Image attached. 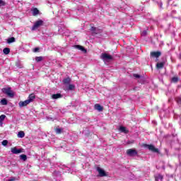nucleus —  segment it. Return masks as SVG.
<instances>
[{"label":"nucleus","mask_w":181,"mask_h":181,"mask_svg":"<svg viewBox=\"0 0 181 181\" xmlns=\"http://www.w3.org/2000/svg\"><path fill=\"white\" fill-rule=\"evenodd\" d=\"M143 147L146 148V149H148L149 151H151V152H154L156 153H158V152H159V150L156 148H155V146L152 144H143Z\"/></svg>","instance_id":"obj_1"},{"label":"nucleus","mask_w":181,"mask_h":181,"mask_svg":"<svg viewBox=\"0 0 181 181\" xmlns=\"http://www.w3.org/2000/svg\"><path fill=\"white\" fill-rule=\"evenodd\" d=\"M101 59L103 60V62H111L112 60V56L107 54V53H103L101 54Z\"/></svg>","instance_id":"obj_2"},{"label":"nucleus","mask_w":181,"mask_h":181,"mask_svg":"<svg viewBox=\"0 0 181 181\" xmlns=\"http://www.w3.org/2000/svg\"><path fill=\"white\" fill-rule=\"evenodd\" d=\"M43 25V21L42 20H38L35 23L34 25L32 27L31 30H36V29L40 28Z\"/></svg>","instance_id":"obj_3"},{"label":"nucleus","mask_w":181,"mask_h":181,"mask_svg":"<svg viewBox=\"0 0 181 181\" xmlns=\"http://www.w3.org/2000/svg\"><path fill=\"white\" fill-rule=\"evenodd\" d=\"M2 91L3 93H4V94H6L7 95H8V97H13V92H12V90H11V88H2Z\"/></svg>","instance_id":"obj_4"},{"label":"nucleus","mask_w":181,"mask_h":181,"mask_svg":"<svg viewBox=\"0 0 181 181\" xmlns=\"http://www.w3.org/2000/svg\"><path fill=\"white\" fill-rule=\"evenodd\" d=\"M127 154L129 156H136V155H138V152L135 149L130 148L127 151Z\"/></svg>","instance_id":"obj_5"},{"label":"nucleus","mask_w":181,"mask_h":181,"mask_svg":"<svg viewBox=\"0 0 181 181\" xmlns=\"http://www.w3.org/2000/svg\"><path fill=\"white\" fill-rule=\"evenodd\" d=\"M29 104H30V103L28 99L25 101H20L18 103V105H19L20 108H22L23 107H26L27 105H29Z\"/></svg>","instance_id":"obj_6"},{"label":"nucleus","mask_w":181,"mask_h":181,"mask_svg":"<svg viewBox=\"0 0 181 181\" xmlns=\"http://www.w3.org/2000/svg\"><path fill=\"white\" fill-rule=\"evenodd\" d=\"M11 151L14 155H18V153H22L23 149L22 148L18 149L16 147H13V148H11Z\"/></svg>","instance_id":"obj_7"},{"label":"nucleus","mask_w":181,"mask_h":181,"mask_svg":"<svg viewBox=\"0 0 181 181\" xmlns=\"http://www.w3.org/2000/svg\"><path fill=\"white\" fill-rule=\"evenodd\" d=\"M151 56L153 60H155L156 62H158V59L159 57V52H151Z\"/></svg>","instance_id":"obj_8"},{"label":"nucleus","mask_w":181,"mask_h":181,"mask_svg":"<svg viewBox=\"0 0 181 181\" xmlns=\"http://www.w3.org/2000/svg\"><path fill=\"white\" fill-rule=\"evenodd\" d=\"M97 171L98 172L99 175L101 177H104V176H107V174L105 173V171H104V170H103L101 168L98 167L97 168Z\"/></svg>","instance_id":"obj_9"},{"label":"nucleus","mask_w":181,"mask_h":181,"mask_svg":"<svg viewBox=\"0 0 181 181\" xmlns=\"http://www.w3.org/2000/svg\"><path fill=\"white\" fill-rule=\"evenodd\" d=\"M90 30L91 32H93V33H95V35H97L98 33H101V30L95 27H91Z\"/></svg>","instance_id":"obj_10"},{"label":"nucleus","mask_w":181,"mask_h":181,"mask_svg":"<svg viewBox=\"0 0 181 181\" xmlns=\"http://www.w3.org/2000/svg\"><path fill=\"white\" fill-rule=\"evenodd\" d=\"M75 48L78 49V50H81V52H83V53H87V50H86L81 45H75Z\"/></svg>","instance_id":"obj_11"},{"label":"nucleus","mask_w":181,"mask_h":181,"mask_svg":"<svg viewBox=\"0 0 181 181\" xmlns=\"http://www.w3.org/2000/svg\"><path fill=\"white\" fill-rule=\"evenodd\" d=\"M94 108L97 111H99V112H101V111H103V106H101L100 104H95L94 105Z\"/></svg>","instance_id":"obj_12"},{"label":"nucleus","mask_w":181,"mask_h":181,"mask_svg":"<svg viewBox=\"0 0 181 181\" xmlns=\"http://www.w3.org/2000/svg\"><path fill=\"white\" fill-rule=\"evenodd\" d=\"M52 100H57V98H62V94L57 93L52 95Z\"/></svg>","instance_id":"obj_13"},{"label":"nucleus","mask_w":181,"mask_h":181,"mask_svg":"<svg viewBox=\"0 0 181 181\" xmlns=\"http://www.w3.org/2000/svg\"><path fill=\"white\" fill-rule=\"evenodd\" d=\"M36 98V96H35V94L32 93L29 95L28 98L27 99L30 103H33V100Z\"/></svg>","instance_id":"obj_14"},{"label":"nucleus","mask_w":181,"mask_h":181,"mask_svg":"<svg viewBox=\"0 0 181 181\" xmlns=\"http://www.w3.org/2000/svg\"><path fill=\"white\" fill-rule=\"evenodd\" d=\"M119 130L120 132H123L124 134H128V132H129L128 129H127V128L124 127H120Z\"/></svg>","instance_id":"obj_15"},{"label":"nucleus","mask_w":181,"mask_h":181,"mask_svg":"<svg viewBox=\"0 0 181 181\" xmlns=\"http://www.w3.org/2000/svg\"><path fill=\"white\" fill-rule=\"evenodd\" d=\"M166 64V58H164L163 62L159 63V69H163V67L165 66Z\"/></svg>","instance_id":"obj_16"},{"label":"nucleus","mask_w":181,"mask_h":181,"mask_svg":"<svg viewBox=\"0 0 181 181\" xmlns=\"http://www.w3.org/2000/svg\"><path fill=\"white\" fill-rule=\"evenodd\" d=\"M3 53H4V54H9V53H11V49L8 47H6L3 49Z\"/></svg>","instance_id":"obj_17"},{"label":"nucleus","mask_w":181,"mask_h":181,"mask_svg":"<svg viewBox=\"0 0 181 181\" xmlns=\"http://www.w3.org/2000/svg\"><path fill=\"white\" fill-rule=\"evenodd\" d=\"M39 14V10L37 8L33 9V16H36V15Z\"/></svg>","instance_id":"obj_18"},{"label":"nucleus","mask_w":181,"mask_h":181,"mask_svg":"<svg viewBox=\"0 0 181 181\" xmlns=\"http://www.w3.org/2000/svg\"><path fill=\"white\" fill-rule=\"evenodd\" d=\"M15 42V37H11L7 40V43L11 44Z\"/></svg>","instance_id":"obj_19"},{"label":"nucleus","mask_w":181,"mask_h":181,"mask_svg":"<svg viewBox=\"0 0 181 181\" xmlns=\"http://www.w3.org/2000/svg\"><path fill=\"white\" fill-rule=\"evenodd\" d=\"M64 84H70V82L71 81V79L70 78H66L64 79Z\"/></svg>","instance_id":"obj_20"},{"label":"nucleus","mask_w":181,"mask_h":181,"mask_svg":"<svg viewBox=\"0 0 181 181\" xmlns=\"http://www.w3.org/2000/svg\"><path fill=\"white\" fill-rule=\"evenodd\" d=\"M1 105H8V100L4 98L1 100Z\"/></svg>","instance_id":"obj_21"},{"label":"nucleus","mask_w":181,"mask_h":181,"mask_svg":"<svg viewBox=\"0 0 181 181\" xmlns=\"http://www.w3.org/2000/svg\"><path fill=\"white\" fill-rule=\"evenodd\" d=\"M18 138H24L25 137V132H19L18 134Z\"/></svg>","instance_id":"obj_22"},{"label":"nucleus","mask_w":181,"mask_h":181,"mask_svg":"<svg viewBox=\"0 0 181 181\" xmlns=\"http://www.w3.org/2000/svg\"><path fill=\"white\" fill-rule=\"evenodd\" d=\"M43 60V57H35V61L39 63V62H42Z\"/></svg>","instance_id":"obj_23"},{"label":"nucleus","mask_w":181,"mask_h":181,"mask_svg":"<svg viewBox=\"0 0 181 181\" xmlns=\"http://www.w3.org/2000/svg\"><path fill=\"white\" fill-rule=\"evenodd\" d=\"M21 159H22L23 160H26V159H28V158L26 157V155L25 154H22L20 156Z\"/></svg>","instance_id":"obj_24"},{"label":"nucleus","mask_w":181,"mask_h":181,"mask_svg":"<svg viewBox=\"0 0 181 181\" xmlns=\"http://www.w3.org/2000/svg\"><path fill=\"white\" fill-rule=\"evenodd\" d=\"M66 90H74V85L69 84Z\"/></svg>","instance_id":"obj_25"},{"label":"nucleus","mask_w":181,"mask_h":181,"mask_svg":"<svg viewBox=\"0 0 181 181\" xmlns=\"http://www.w3.org/2000/svg\"><path fill=\"white\" fill-rule=\"evenodd\" d=\"M5 118H6V116L5 115H1L0 116V121H4L5 120Z\"/></svg>","instance_id":"obj_26"},{"label":"nucleus","mask_w":181,"mask_h":181,"mask_svg":"<svg viewBox=\"0 0 181 181\" xmlns=\"http://www.w3.org/2000/svg\"><path fill=\"white\" fill-rule=\"evenodd\" d=\"M1 145H3V146H6V145H8V140H4L1 142Z\"/></svg>","instance_id":"obj_27"},{"label":"nucleus","mask_w":181,"mask_h":181,"mask_svg":"<svg viewBox=\"0 0 181 181\" xmlns=\"http://www.w3.org/2000/svg\"><path fill=\"white\" fill-rule=\"evenodd\" d=\"M177 80H178L177 77H173L172 78L173 83H177Z\"/></svg>","instance_id":"obj_28"},{"label":"nucleus","mask_w":181,"mask_h":181,"mask_svg":"<svg viewBox=\"0 0 181 181\" xmlns=\"http://www.w3.org/2000/svg\"><path fill=\"white\" fill-rule=\"evenodd\" d=\"M0 6H5V1L0 0Z\"/></svg>","instance_id":"obj_29"},{"label":"nucleus","mask_w":181,"mask_h":181,"mask_svg":"<svg viewBox=\"0 0 181 181\" xmlns=\"http://www.w3.org/2000/svg\"><path fill=\"white\" fill-rule=\"evenodd\" d=\"M55 132H56V134H62V129H56Z\"/></svg>","instance_id":"obj_30"},{"label":"nucleus","mask_w":181,"mask_h":181,"mask_svg":"<svg viewBox=\"0 0 181 181\" xmlns=\"http://www.w3.org/2000/svg\"><path fill=\"white\" fill-rule=\"evenodd\" d=\"M146 34H147L146 30H143L141 32V36H146Z\"/></svg>","instance_id":"obj_31"},{"label":"nucleus","mask_w":181,"mask_h":181,"mask_svg":"<svg viewBox=\"0 0 181 181\" xmlns=\"http://www.w3.org/2000/svg\"><path fill=\"white\" fill-rule=\"evenodd\" d=\"M134 77H135L136 78H141V76H139V74H134Z\"/></svg>","instance_id":"obj_32"},{"label":"nucleus","mask_w":181,"mask_h":181,"mask_svg":"<svg viewBox=\"0 0 181 181\" xmlns=\"http://www.w3.org/2000/svg\"><path fill=\"white\" fill-rule=\"evenodd\" d=\"M4 125V122L0 120V127H2Z\"/></svg>","instance_id":"obj_33"},{"label":"nucleus","mask_w":181,"mask_h":181,"mask_svg":"<svg viewBox=\"0 0 181 181\" xmlns=\"http://www.w3.org/2000/svg\"><path fill=\"white\" fill-rule=\"evenodd\" d=\"M39 51V48H35L34 49V52H38Z\"/></svg>","instance_id":"obj_34"},{"label":"nucleus","mask_w":181,"mask_h":181,"mask_svg":"<svg viewBox=\"0 0 181 181\" xmlns=\"http://www.w3.org/2000/svg\"><path fill=\"white\" fill-rule=\"evenodd\" d=\"M156 69H159V62H157V64H156Z\"/></svg>","instance_id":"obj_35"},{"label":"nucleus","mask_w":181,"mask_h":181,"mask_svg":"<svg viewBox=\"0 0 181 181\" xmlns=\"http://www.w3.org/2000/svg\"><path fill=\"white\" fill-rule=\"evenodd\" d=\"M156 181H159V178H158V177H156Z\"/></svg>","instance_id":"obj_36"},{"label":"nucleus","mask_w":181,"mask_h":181,"mask_svg":"<svg viewBox=\"0 0 181 181\" xmlns=\"http://www.w3.org/2000/svg\"><path fill=\"white\" fill-rule=\"evenodd\" d=\"M159 179H162V176L161 175H159Z\"/></svg>","instance_id":"obj_37"},{"label":"nucleus","mask_w":181,"mask_h":181,"mask_svg":"<svg viewBox=\"0 0 181 181\" xmlns=\"http://www.w3.org/2000/svg\"><path fill=\"white\" fill-rule=\"evenodd\" d=\"M180 59H181V54H180Z\"/></svg>","instance_id":"obj_38"},{"label":"nucleus","mask_w":181,"mask_h":181,"mask_svg":"<svg viewBox=\"0 0 181 181\" xmlns=\"http://www.w3.org/2000/svg\"><path fill=\"white\" fill-rule=\"evenodd\" d=\"M161 45H163V42H161Z\"/></svg>","instance_id":"obj_39"},{"label":"nucleus","mask_w":181,"mask_h":181,"mask_svg":"<svg viewBox=\"0 0 181 181\" xmlns=\"http://www.w3.org/2000/svg\"><path fill=\"white\" fill-rule=\"evenodd\" d=\"M141 78V80H144V78Z\"/></svg>","instance_id":"obj_40"},{"label":"nucleus","mask_w":181,"mask_h":181,"mask_svg":"<svg viewBox=\"0 0 181 181\" xmlns=\"http://www.w3.org/2000/svg\"><path fill=\"white\" fill-rule=\"evenodd\" d=\"M160 6H162V5L160 4Z\"/></svg>","instance_id":"obj_41"},{"label":"nucleus","mask_w":181,"mask_h":181,"mask_svg":"<svg viewBox=\"0 0 181 181\" xmlns=\"http://www.w3.org/2000/svg\"><path fill=\"white\" fill-rule=\"evenodd\" d=\"M159 55L160 56V52H159Z\"/></svg>","instance_id":"obj_42"}]
</instances>
